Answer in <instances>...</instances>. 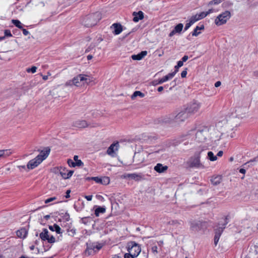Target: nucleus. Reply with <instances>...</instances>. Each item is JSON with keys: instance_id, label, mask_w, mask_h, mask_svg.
Returning a JSON list of instances; mask_svg holds the SVG:
<instances>
[{"instance_id": "f257e3e1", "label": "nucleus", "mask_w": 258, "mask_h": 258, "mask_svg": "<svg viewBox=\"0 0 258 258\" xmlns=\"http://www.w3.org/2000/svg\"><path fill=\"white\" fill-rule=\"evenodd\" d=\"M206 149L204 147H200L194 155L191 156L186 162V167L196 169L204 168L205 166L201 162L200 158L202 152Z\"/></svg>"}, {"instance_id": "f03ea898", "label": "nucleus", "mask_w": 258, "mask_h": 258, "mask_svg": "<svg viewBox=\"0 0 258 258\" xmlns=\"http://www.w3.org/2000/svg\"><path fill=\"white\" fill-rule=\"evenodd\" d=\"M188 117L189 115L184 108L176 115L171 114L168 116H165L162 119V122L173 124H179L181 122H184Z\"/></svg>"}, {"instance_id": "7ed1b4c3", "label": "nucleus", "mask_w": 258, "mask_h": 258, "mask_svg": "<svg viewBox=\"0 0 258 258\" xmlns=\"http://www.w3.org/2000/svg\"><path fill=\"white\" fill-rule=\"evenodd\" d=\"M50 153V149H46L45 151H41L40 153L35 158L30 160L27 164L28 170L33 169L37 167L48 156Z\"/></svg>"}, {"instance_id": "20e7f679", "label": "nucleus", "mask_w": 258, "mask_h": 258, "mask_svg": "<svg viewBox=\"0 0 258 258\" xmlns=\"http://www.w3.org/2000/svg\"><path fill=\"white\" fill-rule=\"evenodd\" d=\"M201 105L202 104L200 102L193 100L188 103L184 109L189 116L198 112L201 107Z\"/></svg>"}, {"instance_id": "39448f33", "label": "nucleus", "mask_w": 258, "mask_h": 258, "mask_svg": "<svg viewBox=\"0 0 258 258\" xmlns=\"http://www.w3.org/2000/svg\"><path fill=\"white\" fill-rule=\"evenodd\" d=\"M230 17V12L228 11H225L216 18L215 23L217 26L222 25L225 24Z\"/></svg>"}, {"instance_id": "423d86ee", "label": "nucleus", "mask_w": 258, "mask_h": 258, "mask_svg": "<svg viewBox=\"0 0 258 258\" xmlns=\"http://www.w3.org/2000/svg\"><path fill=\"white\" fill-rule=\"evenodd\" d=\"M190 229L197 232L206 227V222L197 220H191L189 222Z\"/></svg>"}, {"instance_id": "0eeeda50", "label": "nucleus", "mask_w": 258, "mask_h": 258, "mask_svg": "<svg viewBox=\"0 0 258 258\" xmlns=\"http://www.w3.org/2000/svg\"><path fill=\"white\" fill-rule=\"evenodd\" d=\"M141 248L140 246L135 242H132L128 247V254H131L132 256L136 257L141 252Z\"/></svg>"}, {"instance_id": "6e6552de", "label": "nucleus", "mask_w": 258, "mask_h": 258, "mask_svg": "<svg viewBox=\"0 0 258 258\" xmlns=\"http://www.w3.org/2000/svg\"><path fill=\"white\" fill-rule=\"evenodd\" d=\"M55 173H58L62 178L64 179L70 178L74 173L73 170L68 171L65 167H60L54 169Z\"/></svg>"}, {"instance_id": "1a4fd4ad", "label": "nucleus", "mask_w": 258, "mask_h": 258, "mask_svg": "<svg viewBox=\"0 0 258 258\" xmlns=\"http://www.w3.org/2000/svg\"><path fill=\"white\" fill-rule=\"evenodd\" d=\"M224 223L222 224V226H219L215 229L214 244L215 245H217L223 230L225 228V225L228 223L226 217L224 219Z\"/></svg>"}, {"instance_id": "9d476101", "label": "nucleus", "mask_w": 258, "mask_h": 258, "mask_svg": "<svg viewBox=\"0 0 258 258\" xmlns=\"http://www.w3.org/2000/svg\"><path fill=\"white\" fill-rule=\"evenodd\" d=\"M99 14L96 13L88 17L85 22V25L88 27H92L95 25L99 20Z\"/></svg>"}, {"instance_id": "9b49d317", "label": "nucleus", "mask_w": 258, "mask_h": 258, "mask_svg": "<svg viewBox=\"0 0 258 258\" xmlns=\"http://www.w3.org/2000/svg\"><path fill=\"white\" fill-rule=\"evenodd\" d=\"M208 135V131L207 127L199 130L196 133V140L200 142H204Z\"/></svg>"}, {"instance_id": "f8f14e48", "label": "nucleus", "mask_w": 258, "mask_h": 258, "mask_svg": "<svg viewBox=\"0 0 258 258\" xmlns=\"http://www.w3.org/2000/svg\"><path fill=\"white\" fill-rule=\"evenodd\" d=\"M125 178H131L136 181H140L146 179L145 175L142 173H127L124 175Z\"/></svg>"}, {"instance_id": "ddd939ff", "label": "nucleus", "mask_w": 258, "mask_h": 258, "mask_svg": "<svg viewBox=\"0 0 258 258\" xmlns=\"http://www.w3.org/2000/svg\"><path fill=\"white\" fill-rule=\"evenodd\" d=\"M85 75L80 74L74 77L73 78L74 85L77 87L80 86L82 85V84H84V83L82 82L84 81H86L87 83H89L90 80Z\"/></svg>"}, {"instance_id": "4468645a", "label": "nucleus", "mask_w": 258, "mask_h": 258, "mask_svg": "<svg viewBox=\"0 0 258 258\" xmlns=\"http://www.w3.org/2000/svg\"><path fill=\"white\" fill-rule=\"evenodd\" d=\"M119 144L118 142L112 144L107 149V154L113 157L116 155V152L118 150Z\"/></svg>"}, {"instance_id": "2eb2a0df", "label": "nucleus", "mask_w": 258, "mask_h": 258, "mask_svg": "<svg viewBox=\"0 0 258 258\" xmlns=\"http://www.w3.org/2000/svg\"><path fill=\"white\" fill-rule=\"evenodd\" d=\"M248 109L247 107H238L235 110L236 116L239 118H242L245 116L246 113L247 112Z\"/></svg>"}, {"instance_id": "dca6fc26", "label": "nucleus", "mask_w": 258, "mask_h": 258, "mask_svg": "<svg viewBox=\"0 0 258 258\" xmlns=\"http://www.w3.org/2000/svg\"><path fill=\"white\" fill-rule=\"evenodd\" d=\"M110 28L113 30L112 33L114 35H118L122 31V26L119 23H113L110 27Z\"/></svg>"}, {"instance_id": "f3484780", "label": "nucleus", "mask_w": 258, "mask_h": 258, "mask_svg": "<svg viewBox=\"0 0 258 258\" xmlns=\"http://www.w3.org/2000/svg\"><path fill=\"white\" fill-rule=\"evenodd\" d=\"M183 28V25L182 23H179L175 26L172 31L169 34V37H172L176 33L180 34Z\"/></svg>"}, {"instance_id": "a211bd4d", "label": "nucleus", "mask_w": 258, "mask_h": 258, "mask_svg": "<svg viewBox=\"0 0 258 258\" xmlns=\"http://www.w3.org/2000/svg\"><path fill=\"white\" fill-rule=\"evenodd\" d=\"M73 125L78 128H85L88 126L86 121L84 120H77L73 122Z\"/></svg>"}, {"instance_id": "6ab92c4d", "label": "nucleus", "mask_w": 258, "mask_h": 258, "mask_svg": "<svg viewBox=\"0 0 258 258\" xmlns=\"http://www.w3.org/2000/svg\"><path fill=\"white\" fill-rule=\"evenodd\" d=\"M95 252H96L95 244L93 243L87 244V247L85 251V254L89 255Z\"/></svg>"}, {"instance_id": "aec40b11", "label": "nucleus", "mask_w": 258, "mask_h": 258, "mask_svg": "<svg viewBox=\"0 0 258 258\" xmlns=\"http://www.w3.org/2000/svg\"><path fill=\"white\" fill-rule=\"evenodd\" d=\"M147 54V51H142L137 54L132 55V58L135 60H140L143 58Z\"/></svg>"}, {"instance_id": "412c9836", "label": "nucleus", "mask_w": 258, "mask_h": 258, "mask_svg": "<svg viewBox=\"0 0 258 258\" xmlns=\"http://www.w3.org/2000/svg\"><path fill=\"white\" fill-rule=\"evenodd\" d=\"M28 231L26 229L23 228L17 230L16 232L17 236L20 238H25L26 237Z\"/></svg>"}, {"instance_id": "4be33fe9", "label": "nucleus", "mask_w": 258, "mask_h": 258, "mask_svg": "<svg viewBox=\"0 0 258 258\" xmlns=\"http://www.w3.org/2000/svg\"><path fill=\"white\" fill-rule=\"evenodd\" d=\"M133 21L135 22H138L139 20L144 18V13L142 11H139L138 13L134 12L133 13Z\"/></svg>"}, {"instance_id": "5701e85b", "label": "nucleus", "mask_w": 258, "mask_h": 258, "mask_svg": "<svg viewBox=\"0 0 258 258\" xmlns=\"http://www.w3.org/2000/svg\"><path fill=\"white\" fill-rule=\"evenodd\" d=\"M13 153L11 149L0 150V159L6 158L10 156Z\"/></svg>"}, {"instance_id": "b1692460", "label": "nucleus", "mask_w": 258, "mask_h": 258, "mask_svg": "<svg viewBox=\"0 0 258 258\" xmlns=\"http://www.w3.org/2000/svg\"><path fill=\"white\" fill-rule=\"evenodd\" d=\"M49 229L52 231H55L57 234H61L63 232L61 228L56 224L49 226Z\"/></svg>"}, {"instance_id": "393cba45", "label": "nucleus", "mask_w": 258, "mask_h": 258, "mask_svg": "<svg viewBox=\"0 0 258 258\" xmlns=\"http://www.w3.org/2000/svg\"><path fill=\"white\" fill-rule=\"evenodd\" d=\"M204 29V25L202 24L200 26H197L194 29V31L192 32V35L193 36H197L199 35L201 32L199 30Z\"/></svg>"}, {"instance_id": "a878e982", "label": "nucleus", "mask_w": 258, "mask_h": 258, "mask_svg": "<svg viewBox=\"0 0 258 258\" xmlns=\"http://www.w3.org/2000/svg\"><path fill=\"white\" fill-rule=\"evenodd\" d=\"M48 231L46 229H43L42 232L40 233V237L42 240L45 241L48 239L49 237Z\"/></svg>"}, {"instance_id": "bb28decb", "label": "nucleus", "mask_w": 258, "mask_h": 258, "mask_svg": "<svg viewBox=\"0 0 258 258\" xmlns=\"http://www.w3.org/2000/svg\"><path fill=\"white\" fill-rule=\"evenodd\" d=\"M68 163L70 167L75 166H81L83 165V163L82 161L75 162H74L72 159L68 160Z\"/></svg>"}, {"instance_id": "cd10ccee", "label": "nucleus", "mask_w": 258, "mask_h": 258, "mask_svg": "<svg viewBox=\"0 0 258 258\" xmlns=\"http://www.w3.org/2000/svg\"><path fill=\"white\" fill-rule=\"evenodd\" d=\"M211 180L213 184L217 185L221 182L222 177L221 176H216L215 177H212Z\"/></svg>"}, {"instance_id": "c85d7f7f", "label": "nucleus", "mask_w": 258, "mask_h": 258, "mask_svg": "<svg viewBox=\"0 0 258 258\" xmlns=\"http://www.w3.org/2000/svg\"><path fill=\"white\" fill-rule=\"evenodd\" d=\"M140 97V98H143L145 96V94L139 91H136L131 96V99L132 100L135 99L137 97Z\"/></svg>"}, {"instance_id": "c756f323", "label": "nucleus", "mask_w": 258, "mask_h": 258, "mask_svg": "<svg viewBox=\"0 0 258 258\" xmlns=\"http://www.w3.org/2000/svg\"><path fill=\"white\" fill-rule=\"evenodd\" d=\"M105 208L101 207H98L95 210V214L96 216L98 217L100 213H104L105 212Z\"/></svg>"}, {"instance_id": "7c9ffc66", "label": "nucleus", "mask_w": 258, "mask_h": 258, "mask_svg": "<svg viewBox=\"0 0 258 258\" xmlns=\"http://www.w3.org/2000/svg\"><path fill=\"white\" fill-rule=\"evenodd\" d=\"M255 161H256V158L253 159V160H251L247 162V163H245V164L242 165V166L243 167V168H240L239 169V172L244 174L246 172V170L244 169V168H246L247 164H249V163H250L252 162Z\"/></svg>"}, {"instance_id": "2f4dec72", "label": "nucleus", "mask_w": 258, "mask_h": 258, "mask_svg": "<svg viewBox=\"0 0 258 258\" xmlns=\"http://www.w3.org/2000/svg\"><path fill=\"white\" fill-rule=\"evenodd\" d=\"M174 76L175 75L172 72L169 73L168 75L162 78V83L171 80Z\"/></svg>"}, {"instance_id": "473e14b6", "label": "nucleus", "mask_w": 258, "mask_h": 258, "mask_svg": "<svg viewBox=\"0 0 258 258\" xmlns=\"http://www.w3.org/2000/svg\"><path fill=\"white\" fill-rule=\"evenodd\" d=\"M12 23L18 28H23V24L21 23V22L19 20L13 19L12 20Z\"/></svg>"}, {"instance_id": "72a5a7b5", "label": "nucleus", "mask_w": 258, "mask_h": 258, "mask_svg": "<svg viewBox=\"0 0 258 258\" xmlns=\"http://www.w3.org/2000/svg\"><path fill=\"white\" fill-rule=\"evenodd\" d=\"M208 159L211 161H215L217 159V156H215L214 153L211 151L208 152Z\"/></svg>"}, {"instance_id": "f704fd0d", "label": "nucleus", "mask_w": 258, "mask_h": 258, "mask_svg": "<svg viewBox=\"0 0 258 258\" xmlns=\"http://www.w3.org/2000/svg\"><path fill=\"white\" fill-rule=\"evenodd\" d=\"M91 218L90 217H85L81 219V222L84 224H87L91 221Z\"/></svg>"}, {"instance_id": "c9c22d12", "label": "nucleus", "mask_w": 258, "mask_h": 258, "mask_svg": "<svg viewBox=\"0 0 258 258\" xmlns=\"http://www.w3.org/2000/svg\"><path fill=\"white\" fill-rule=\"evenodd\" d=\"M102 182H101V184L107 185L110 182V179L108 177H104L101 178Z\"/></svg>"}, {"instance_id": "e433bc0d", "label": "nucleus", "mask_w": 258, "mask_h": 258, "mask_svg": "<svg viewBox=\"0 0 258 258\" xmlns=\"http://www.w3.org/2000/svg\"><path fill=\"white\" fill-rule=\"evenodd\" d=\"M200 20L199 18L197 16V14L195 15V16H192L189 19V22L192 24H193L194 23H195L196 22Z\"/></svg>"}, {"instance_id": "4c0bfd02", "label": "nucleus", "mask_w": 258, "mask_h": 258, "mask_svg": "<svg viewBox=\"0 0 258 258\" xmlns=\"http://www.w3.org/2000/svg\"><path fill=\"white\" fill-rule=\"evenodd\" d=\"M154 169L157 172L161 173V163H158L154 168Z\"/></svg>"}, {"instance_id": "58836bf2", "label": "nucleus", "mask_w": 258, "mask_h": 258, "mask_svg": "<svg viewBox=\"0 0 258 258\" xmlns=\"http://www.w3.org/2000/svg\"><path fill=\"white\" fill-rule=\"evenodd\" d=\"M37 67L35 66H33L31 68H27L26 69V72L27 73H35L36 72Z\"/></svg>"}, {"instance_id": "ea45409f", "label": "nucleus", "mask_w": 258, "mask_h": 258, "mask_svg": "<svg viewBox=\"0 0 258 258\" xmlns=\"http://www.w3.org/2000/svg\"><path fill=\"white\" fill-rule=\"evenodd\" d=\"M222 2V0L211 1L208 4V6L213 5H218V4H220Z\"/></svg>"}, {"instance_id": "a19ab883", "label": "nucleus", "mask_w": 258, "mask_h": 258, "mask_svg": "<svg viewBox=\"0 0 258 258\" xmlns=\"http://www.w3.org/2000/svg\"><path fill=\"white\" fill-rule=\"evenodd\" d=\"M207 16V13L205 12H203L200 13L199 14H197V16L199 18V20H201L204 18H205Z\"/></svg>"}, {"instance_id": "79ce46f5", "label": "nucleus", "mask_w": 258, "mask_h": 258, "mask_svg": "<svg viewBox=\"0 0 258 258\" xmlns=\"http://www.w3.org/2000/svg\"><path fill=\"white\" fill-rule=\"evenodd\" d=\"M102 178L99 177H92L91 178V179L95 181L96 183H101L102 182Z\"/></svg>"}, {"instance_id": "37998d69", "label": "nucleus", "mask_w": 258, "mask_h": 258, "mask_svg": "<svg viewBox=\"0 0 258 258\" xmlns=\"http://www.w3.org/2000/svg\"><path fill=\"white\" fill-rule=\"evenodd\" d=\"M47 241L49 242V243H54L55 241V238H54V236H51L50 237L49 236L48 238V239L47 240Z\"/></svg>"}, {"instance_id": "c03bdc74", "label": "nucleus", "mask_w": 258, "mask_h": 258, "mask_svg": "<svg viewBox=\"0 0 258 258\" xmlns=\"http://www.w3.org/2000/svg\"><path fill=\"white\" fill-rule=\"evenodd\" d=\"M161 83V79H160V78H158L157 80L154 79V80L152 82L153 85L154 86L159 84Z\"/></svg>"}, {"instance_id": "a18cd8bd", "label": "nucleus", "mask_w": 258, "mask_h": 258, "mask_svg": "<svg viewBox=\"0 0 258 258\" xmlns=\"http://www.w3.org/2000/svg\"><path fill=\"white\" fill-rule=\"evenodd\" d=\"M73 85H74L73 79L72 80L68 81L65 84L66 86H72Z\"/></svg>"}, {"instance_id": "49530a36", "label": "nucleus", "mask_w": 258, "mask_h": 258, "mask_svg": "<svg viewBox=\"0 0 258 258\" xmlns=\"http://www.w3.org/2000/svg\"><path fill=\"white\" fill-rule=\"evenodd\" d=\"M56 199V197H51L45 200V204H48Z\"/></svg>"}, {"instance_id": "de8ad7c7", "label": "nucleus", "mask_w": 258, "mask_h": 258, "mask_svg": "<svg viewBox=\"0 0 258 258\" xmlns=\"http://www.w3.org/2000/svg\"><path fill=\"white\" fill-rule=\"evenodd\" d=\"M5 37H11L12 36V35L11 34V32L10 31V30H6L5 31Z\"/></svg>"}, {"instance_id": "09e8293b", "label": "nucleus", "mask_w": 258, "mask_h": 258, "mask_svg": "<svg viewBox=\"0 0 258 258\" xmlns=\"http://www.w3.org/2000/svg\"><path fill=\"white\" fill-rule=\"evenodd\" d=\"M187 69L186 68L184 69V70H183L181 73V78H185L187 75Z\"/></svg>"}, {"instance_id": "8fccbe9b", "label": "nucleus", "mask_w": 258, "mask_h": 258, "mask_svg": "<svg viewBox=\"0 0 258 258\" xmlns=\"http://www.w3.org/2000/svg\"><path fill=\"white\" fill-rule=\"evenodd\" d=\"M151 251L154 254H156L157 253V247L156 246H154L151 248Z\"/></svg>"}, {"instance_id": "3c124183", "label": "nucleus", "mask_w": 258, "mask_h": 258, "mask_svg": "<svg viewBox=\"0 0 258 258\" xmlns=\"http://www.w3.org/2000/svg\"><path fill=\"white\" fill-rule=\"evenodd\" d=\"M192 25V24L190 22L186 23L184 27V31H186Z\"/></svg>"}, {"instance_id": "603ef678", "label": "nucleus", "mask_w": 258, "mask_h": 258, "mask_svg": "<svg viewBox=\"0 0 258 258\" xmlns=\"http://www.w3.org/2000/svg\"><path fill=\"white\" fill-rule=\"evenodd\" d=\"M18 168L21 170L22 171V169H24V170H28L27 169V166H26L25 165H21V166H18Z\"/></svg>"}, {"instance_id": "864d4df0", "label": "nucleus", "mask_w": 258, "mask_h": 258, "mask_svg": "<svg viewBox=\"0 0 258 258\" xmlns=\"http://www.w3.org/2000/svg\"><path fill=\"white\" fill-rule=\"evenodd\" d=\"M23 33L25 36H27L29 34V32L26 29L22 28Z\"/></svg>"}, {"instance_id": "5fc2aeb1", "label": "nucleus", "mask_w": 258, "mask_h": 258, "mask_svg": "<svg viewBox=\"0 0 258 258\" xmlns=\"http://www.w3.org/2000/svg\"><path fill=\"white\" fill-rule=\"evenodd\" d=\"M64 218L65 219V220L67 221H69L70 220V215L66 213L65 214V215H64Z\"/></svg>"}, {"instance_id": "6e6d98bb", "label": "nucleus", "mask_w": 258, "mask_h": 258, "mask_svg": "<svg viewBox=\"0 0 258 258\" xmlns=\"http://www.w3.org/2000/svg\"><path fill=\"white\" fill-rule=\"evenodd\" d=\"M93 196L92 195L86 196L85 198L88 201H90L92 199Z\"/></svg>"}, {"instance_id": "4d7b16f0", "label": "nucleus", "mask_w": 258, "mask_h": 258, "mask_svg": "<svg viewBox=\"0 0 258 258\" xmlns=\"http://www.w3.org/2000/svg\"><path fill=\"white\" fill-rule=\"evenodd\" d=\"M183 64V62L182 60H179L177 62V67H181Z\"/></svg>"}, {"instance_id": "13d9d810", "label": "nucleus", "mask_w": 258, "mask_h": 258, "mask_svg": "<svg viewBox=\"0 0 258 258\" xmlns=\"http://www.w3.org/2000/svg\"><path fill=\"white\" fill-rule=\"evenodd\" d=\"M188 58L187 55H184L181 59L182 61L185 62Z\"/></svg>"}, {"instance_id": "bf43d9fd", "label": "nucleus", "mask_w": 258, "mask_h": 258, "mask_svg": "<svg viewBox=\"0 0 258 258\" xmlns=\"http://www.w3.org/2000/svg\"><path fill=\"white\" fill-rule=\"evenodd\" d=\"M124 258H135V257L132 256L131 254H128V253H125L124 255Z\"/></svg>"}, {"instance_id": "052dcab7", "label": "nucleus", "mask_w": 258, "mask_h": 258, "mask_svg": "<svg viewBox=\"0 0 258 258\" xmlns=\"http://www.w3.org/2000/svg\"><path fill=\"white\" fill-rule=\"evenodd\" d=\"M74 160L75 161V162L82 161L81 160L78 159V156L77 155L74 156Z\"/></svg>"}, {"instance_id": "680f3d73", "label": "nucleus", "mask_w": 258, "mask_h": 258, "mask_svg": "<svg viewBox=\"0 0 258 258\" xmlns=\"http://www.w3.org/2000/svg\"><path fill=\"white\" fill-rule=\"evenodd\" d=\"M221 85V83L220 81H217L215 83V87H218Z\"/></svg>"}, {"instance_id": "e2e57ef3", "label": "nucleus", "mask_w": 258, "mask_h": 258, "mask_svg": "<svg viewBox=\"0 0 258 258\" xmlns=\"http://www.w3.org/2000/svg\"><path fill=\"white\" fill-rule=\"evenodd\" d=\"M70 190H68L66 192V195L65 196L66 198H69L70 197Z\"/></svg>"}, {"instance_id": "0e129e2a", "label": "nucleus", "mask_w": 258, "mask_h": 258, "mask_svg": "<svg viewBox=\"0 0 258 258\" xmlns=\"http://www.w3.org/2000/svg\"><path fill=\"white\" fill-rule=\"evenodd\" d=\"M180 67H177V65L175 66V71L173 72L172 73H174V75L176 74V73L178 71V69Z\"/></svg>"}, {"instance_id": "69168bd1", "label": "nucleus", "mask_w": 258, "mask_h": 258, "mask_svg": "<svg viewBox=\"0 0 258 258\" xmlns=\"http://www.w3.org/2000/svg\"><path fill=\"white\" fill-rule=\"evenodd\" d=\"M223 154L222 151H220L218 152L217 156L218 157H221Z\"/></svg>"}, {"instance_id": "338daca9", "label": "nucleus", "mask_w": 258, "mask_h": 258, "mask_svg": "<svg viewBox=\"0 0 258 258\" xmlns=\"http://www.w3.org/2000/svg\"><path fill=\"white\" fill-rule=\"evenodd\" d=\"M95 249H96L97 250H99L101 248V246L100 245H95Z\"/></svg>"}, {"instance_id": "774afa93", "label": "nucleus", "mask_w": 258, "mask_h": 258, "mask_svg": "<svg viewBox=\"0 0 258 258\" xmlns=\"http://www.w3.org/2000/svg\"><path fill=\"white\" fill-rule=\"evenodd\" d=\"M112 258H122V257L118 255H114V256H112Z\"/></svg>"}]
</instances>
